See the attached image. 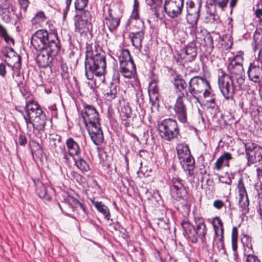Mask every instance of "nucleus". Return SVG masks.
I'll use <instances>...</instances> for the list:
<instances>
[{
	"mask_svg": "<svg viewBox=\"0 0 262 262\" xmlns=\"http://www.w3.org/2000/svg\"><path fill=\"white\" fill-rule=\"evenodd\" d=\"M106 70L105 53L100 48H94L88 45L85 51V74L88 79L92 80L94 75L100 77L104 75Z\"/></svg>",
	"mask_w": 262,
	"mask_h": 262,
	"instance_id": "obj_1",
	"label": "nucleus"
},
{
	"mask_svg": "<svg viewBox=\"0 0 262 262\" xmlns=\"http://www.w3.org/2000/svg\"><path fill=\"white\" fill-rule=\"evenodd\" d=\"M81 115L93 142L96 145H100L104 137L96 109L92 105H87L82 111Z\"/></svg>",
	"mask_w": 262,
	"mask_h": 262,
	"instance_id": "obj_2",
	"label": "nucleus"
},
{
	"mask_svg": "<svg viewBox=\"0 0 262 262\" xmlns=\"http://www.w3.org/2000/svg\"><path fill=\"white\" fill-rule=\"evenodd\" d=\"M32 46L36 50L48 48L49 51L55 52L57 47H60V41L56 32H48L46 30H38L32 35L31 40Z\"/></svg>",
	"mask_w": 262,
	"mask_h": 262,
	"instance_id": "obj_3",
	"label": "nucleus"
},
{
	"mask_svg": "<svg viewBox=\"0 0 262 262\" xmlns=\"http://www.w3.org/2000/svg\"><path fill=\"white\" fill-rule=\"evenodd\" d=\"M195 227L188 220H183L181 225L185 234L192 243L198 242V237L203 244H206V235L207 228L204 221L202 218H194Z\"/></svg>",
	"mask_w": 262,
	"mask_h": 262,
	"instance_id": "obj_4",
	"label": "nucleus"
},
{
	"mask_svg": "<svg viewBox=\"0 0 262 262\" xmlns=\"http://www.w3.org/2000/svg\"><path fill=\"white\" fill-rule=\"evenodd\" d=\"M188 92L190 96L188 99L190 101L194 100L195 103H200V99L202 94L204 98L213 96L209 82L201 76H194L190 79L188 83Z\"/></svg>",
	"mask_w": 262,
	"mask_h": 262,
	"instance_id": "obj_5",
	"label": "nucleus"
},
{
	"mask_svg": "<svg viewBox=\"0 0 262 262\" xmlns=\"http://www.w3.org/2000/svg\"><path fill=\"white\" fill-rule=\"evenodd\" d=\"M103 23L111 32L115 31L120 23L122 16L121 5L119 4H111L103 7Z\"/></svg>",
	"mask_w": 262,
	"mask_h": 262,
	"instance_id": "obj_6",
	"label": "nucleus"
},
{
	"mask_svg": "<svg viewBox=\"0 0 262 262\" xmlns=\"http://www.w3.org/2000/svg\"><path fill=\"white\" fill-rule=\"evenodd\" d=\"M218 85L222 94L226 99L232 98L235 91L238 90L235 80L229 77L222 69L218 71Z\"/></svg>",
	"mask_w": 262,
	"mask_h": 262,
	"instance_id": "obj_7",
	"label": "nucleus"
},
{
	"mask_svg": "<svg viewBox=\"0 0 262 262\" xmlns=\"http://www.w3.org/2000/svg\"><path fill=\"white\" fill-rule=\"evenodd\" d=\"M159 129L161 137L167 141H171L178 137L179 128L177 121L171 118L165 119L159 124Z\"/></svg>",
	"mask_w": 262,
	"mask_h": 262,
	"instance_id": "obj_8",
	"label": "nucleus"
},
{
	"mask_svg": "<svg viewBox=\"0 0 262 262\" xmlns=\"http://www.w3.org/2000/svg\"><path fill=\"white\" fill-rule=\"evenodd\" d=\"M184 0H165L164 6L162 8L158 7L159 10H163L165 12L167 16L170 18H175L179 17L182 13L184 7Z\"/></svg>",
	"mask_w": 262,
	"mask_h": 262,
	"instance_id": "obj_9",
	"label": "nucleus"
},
{
	"mask_svg": "<svg viewBox=\"0 0 262 262\" xmlns=\"http://www.w3.org/2000/svg\"><path fill=\"white\" fill-rule=\"evenodd\" d=\"M202 6V0H197V3L195 4L191 0L186 3L187 14L186 19L187 22L189 24L192 28L196 27L198 19L200 15V9Z\"/></svg>",
	"mask_w": 262,
	"mask_h": 262,
	"instance_id": "obj_10",
	"label": "nucleus"
},
{
	"mask_svg": "<svg viewBox=\"0 0 262 262\" xmlns=\"http://www.w3.org/2000/svg\"><path fill=\"white\" fill-rule=\"evenodd\" d=\"M170 193L172 197L178 201L187 199V191L180 178L173 177L170 180Z\"/></svg>",
	"mask_w": 262,
	"mask_h": 262,
	"instance_id": "obj_11",
	"label": "nucleus"
},
{
	"mask_svg": "<svg viewBox=\"0 0 262 262\" xmlns=\"http://www.w3.org/2000/svg\"><path fill=\"white\" fill-rule=\"evenodd\" d=\"M43 113L38 104L34 101H28L25 106V114L22 112L27 127L29 128V123Z\"/></svg>",
	"mask_w": 262,
	"mask_h": 262,
	"instance_id": "obj_12",
	"label": "nucleus"
},
{
	"mask_svg": "<svg viewBox=\"0 0 262 262\" xmlns=\"http://www.w3.org/2000/svg\"><path fill=\"white\" fill-rule=\"evenodd\" d=\"M66 204L71 207L74 211L77 212V218L81 221H85L88 214L85 206L78 200L72 196H68L64 199Z\"/></svg>",
	"mask_w": 262,
	"mask_h": 262,
	"instance_id": "obj_13",
	"label": "nucleus"
},
{
	"mask_svg": "<svg viewBox=\"0 0 262 262\" xmlns=\"http://www.w3.org/2000/svg\"><path fill=\"white\" fill-rule=\"evenodd\" d=\"M61 49V46L57 47L56 51H49L48 48L38 50L40 52L36 57V62L39 67L46 68L51 63L54 57L56 56Z\"/></svg>",
	"mask_w": 262,
	"mask_h": 262,
	"instance_id": "obj_14",
	"label": "nucleus"
},
{
	"mask_svg": "<svg viewBox=\"0 0 262 262\" xmlns=\"http://www.w3.org/2000/svg\"><path fill=\"white\" fill-rule=\"evenodd\" d=\"M228 69L230 73V75H229V77L235 80L238 90L243 89L245 81V74L243 65L238 64L236 67L228 66Z\"/></svg>",
	"mask_w": 262,
	"mask_h": 262,
	"instance_id": "obj_15",
	"label": "nucleus"
},
{
	"mask_svg": "<svg viewBox=\"0 0 262 262\" xmlns=\"http://www.w3.org/2000/svg\"><path fill=\"white\" fill-rule=\"evenodd\" d=\"M247 74L249 80L255 83H259L262 80V68L257 61L250 64Z\"/></svg>",
	"mask_w": 262,
	"mask_h": 262,
	"instance_id": "obj_16",
	"label": "nucleus"
},
{
	"mask_svg": "<svg viewBox=\"0 0 262 262\" xmlns=\"http://www.w3.org/2000/svg\"><path fill=\"white\" fill-rule=\"evenodd\" d=\"M139 30L135 31L130 33L129 36L133 45L137 49H140L142 46V42L144 38V23L140 21L138 23Z\"/></svg>",
	"mask_w": 262,
	"mask_h": 262,
	"instance_id": "obj_17",
	"label": "nucleus"
},
{
	"mask_svg": "<svg viewBox=\"0 0 262 262\" xmlns=\"http://www.w3.org/2000/svg\"><path fill=\"white\" fill-rule=\"evenodd\" d=\"M197 51L195 43L194 42L189 43L185 48H183L180 54L181 58L184 59L185 62H191L196 57Z\"/></svg>",
	"mask_w": 262,
	"mask_h": 262,
	"instance_id": "obj_18",
	"label": "nucleus"
},
{
	"mask_svg": "<svg viewBox=\"0 0 262 262\" xmlns=\"http://www.w3.org/2000/svg\"><path fill=\"white\" fill-rule=\"evenodd\" d=\"M212 224L215 234L222 246H224V227L223 223L219 216H215L212 220Z\"/></svg>",
	"mask_w": 262,
	"mask_h": 262,
	"instance_id": "obj_19",
	"label": "nucleus"
},
{
	"mask_svg": "<svg viewBox=\"0 0 262 262\" xmlns=\"http://www.w3.org/2000/svg\"><path fill=\"white\" fill-rule=\"evenodd\" d=\"M120 72L124 78L128 79L134 78L136 74V66L134 62L120 64Z\"/></svg>",
	"mask_w": 262,
	"mask_h": 262,
	"instance_id": "obj_20",
	"label": "nucleus"
},
{
	"mask_svg": "<svg viewBox=\"0 0 262 262\" xmlns=\"http://www.w3.org/2000/svg\"><path fill=\"white\" fill-rule=\"evenodd\" d=\"M174 111L180 122L183 123L187 122V108L184 102H176L174 105Z\"/></svg>",
	"mask_w": 262,
	"mask_h": 262,
	"instance_id": "obj_21",
	"label": "nucleus"
},
{
	"mask_svg": "<svg viewBox=\"0 0 262 262\" xmlns=\"http://www.w3.org/2000/svg\"><path fill=\"white\" fill-rule=\"evenodd\" d=\"M14 14L13 7L10 2L0 7V16L6 23H9Z\"/></svg>",
	"mask_w": 262,
	"mask_h": 262,
	"instance_id": "obj_22",
	"label": "nucleus"
},
{
	"mask_svg": "<svg viewBox=\"0 0 262 262\" xmlns=\"http://www.w3.org/2000/svg\"><path fill=\"white\" fill-rule=\"evenodd\" d=\"M66 144L68 149V154L70 156H79L81 154V149L78 143L72 138H69L67 139Z\"/></svg>",
	"mask_w": 262,
	"mask_h": 262,
	"instance_id": "obj_23",
	"label": "nucleus"
},
{
	"mask_svg": "<svg viewBox=\"0 0 262 262\" xmlns=\"http://www.w3.org/2000/svg\"><path fill=\"white\" fill-rule=\"evenodd\" d=\"M119 90V86L118 85L115 83H112L110 86L103 92L104 99L106 101H112L117 97Z\"/></svg>",
	"mask_w": 262,
	"mask_h": 262,
	"instance_id": "obj_24",
	"label": "nucleus"
},
{
	"mask_svg": "<svg viewBox=\"0 0 262 262\" xmlns=\"http://www.w3.org/2000/svg\"><path fill=\"white\" fill-rule=\"evenodd\" d=\"M232 159V155L228 152H225L216 161L214 169L219 171L224 166H229V162Z\"/></svg>",
	"mask_w": 262,
	"mask_h": 262,
	"instance_id": "obj_25",
	"label": "nucleus"
},
{
	"mask_svg": "<svg viewBox=\"0 0 262 262\" xmlns=\"http://www.w3.org/2000/svg\"><path fill=\"white\" fill-rule=\"evenodd\" d=\"M47 121L46 115L42 113L38 117L33 119L31 123H29V128L31 126L36 128L38 130H43L45 128Z\"/></svg>",
	"mask_w": 262,
	"mask_h": 262,
	"instance_id": "obj_26",
	"label": "nucleus"
},
{
	"mask_svg": "<svg viewBox=\"0 0 262 262\" xmlns=\"http://www.w3.org/2000/svg\"><path fill=\"white\" fill-rule=\"evenodd\" d=\"M75 31L80 34H85L89 31L90 27L91 25L84 21L82 19L76 18L75 23Z\"/></svg>",
	"mask_w": 262,
	"mask_h": 262,
	"instance_id": "obj_27",
	"label": "nucleus"
},
{
	"mask_svg": "<svg viewBox=\"0 0 262 262\" xmlns=\"http://www.w3.org/2000/svg\"><path fill=\"white\" fill-rule=\"evenodd\" d=\"M180 163L185 170L188 171L189 176L193 174L194 168V160L192 156L190 155L185 159L180 160Z\"/></svg>",
	"mask_w": 262,
	"mask_h": 262,
	"instance_id": "obj_28",
	"label": "nucleus"
},
{
	"mask_svg": "<svg viewBox=\"0 0 262 262\" xmlns=\"http://www.w3.org/2000/svg\"><path fill=\"white\" fill-rule=\"evenodd\" d=\"M92 204L95 206L97 210L103 214L104 218L107 220L110 219V212L108 208L102 202L95 201L94 200H91Z\"/></svg>",
	"mask_w": 262,
	"mask_h": 262,
	"instance_id": "obj_29",
	"label": "nucleus"
},
{
	"mask_svg": "<svg viewBox=\"0 0 262 262\" xmlns=\"http://www.w3.org/2000/svg\"><path fill=\"white\" fill-rule=\"evenodd\" d=\"M36 186V192L37 195L41 198H43L47 201H50L52 199L51 196L48 194L47 188L43 184L38 181L35 183Z\"/></svg>",
	"mask_w": 262,
	"mask_h": 262,
	"instance_id": "obj_30",
	"label": "nucleus"
},
{
	"mask_svg": "<svg viewBox=\"0 0 262 262\" xmlns=\"http://www.w3.org/2000/svg\"><path fill=\"white\" fill-rule=\"evenodd\" d=\"M51 145L56 151L58 149L62 151L64 147V144L61 142V137L57 134H53L50 138Z\"/></svg>",
	"mask_w": 262,
	"mask_h": 262,
	"instance_id": "obj_31",
	"label": "nucleus"
},
{
	"mask_svg": "<svg viewBox=\"0 0 262 262\" xmlns=\"http://www.w3.org/2000/svg\"><path fill=\"white\" fill-rule=\"evenodd\" d=\"M253 50L254 52L262 48V30H256L253 35V42H252Z\"/></svg>",
	"mask_w": 262,
	"mask_h": 262,
	"instance_id": "obj_32",
	"label": "nucleus"
},
{
	"mask_svg": "<svg viewBox=\"0 0 262 262\" xmlns=\"http://www.w3.org/2000/svg\"><path fill=\"white\" fill-rule=\"evenodd\" d=\"M178 156L180 160L185 159L190 155V151L188 146L184 144H179L177 147Z\"/></svg>",
	"mask_w": 262,
	"mask_h": 262,
	"instance_id": "obj_33",
	"label": "nucleus"
},
{
	"mask_svg": "<svg viewBox=\"0 0 262 262\" xmlns=\"http://www.w3.org/2000/svg\"><path fill=\"white\" fill-rule=\"evenodd\" d=\"M261 161H262V147L259 146L258 147H256V150L249 158L248 162L250 164H254Z\"/></svg>",
	"mask_w": 262,
	"mask_h": 262,
	"instance_id": "obj_34",
	"label": "nucleus"
},
{
	"mask_svg": "<svg viewBox=\"0 0 262 262\" xmlns=\"http://www.w3.org/2000/svg\"><path fill=\"white\" fill-rule=\"evenodd\" d=\"M74 160L76 167L82 172H87L90 169L88 163L82 158L78 157L77 159L74 158Z\"/></svg>",
	"mask_w": 262,
	"mask_h": 262,
	"instance_id": "obj_35",
	"label": "nucleus"
},
{
	"mask_svg": "<svg viewBox=\"0 0 262 262\" xmlns=\"http://www.w3.org/2000/svg\"><path fill=\"white\" fill-rule=\"evenodd\" d=\"M119 63H127L129 62H133L130 55L129 51L127 49H124L120 51L118 55Z\"/></svg>",
	"mask_w": 262,
	"mask_h": 262,
	"instance_id": "obj_36",
	"label": "nucleus"
},
{
	"mask_svg": "<svg viewBox=\"0 0 262 262\" xmlns=\"http://www.w3.org/2000/svg\"><path fill=\"white\" fill-rule=\"evenodd\" d=\"M245 148L246 155L247 160L250 157L254 151L256 150V147H258L259 145L251 141L243 142Z\"/></svg>",
	"mask_w": 262,
	"mask_h": 262,
	"instance_id": "obj_37",
	"label": "nucleus"
},
{
	"mask_svg": "<svg viewBox=\"0 0 262 262\" xmlns=\"http://www.w3.org/2000/svg\"><path fill=\"white\" fill-rule=\"evenodd\" d=\"M200 45L206 49L211 50L213 48V41L211 35L209 33L207 34L200 43Z\"/></svg>",
	"mask_w": 262,
	"mask_h": 262,
	"instance_id": "obj_38",
	"label": "nucleus"
},
{
	"mask_svg": "<svg viewBox=\"0 0 262 262\" xmlns=\"http://www.w3.org/2000/svg\"><path fill=\"white\" fill-rule=\"evenodd\" d=\"M238 205L242 208L243 213L248 212L249 205V201L248 196H239Z\"/></svg>",
	"mask_w": 262,
	"mask_h": 262,
	"instance_id": "obj_39",
	"label": "nucleus"
},
{
	"mask_svg": "<svg viewBox=\"0 0 262 262\" xmlns=\"http://www.w3.org/2000/svg\"><path fill=\"white\" fill-rule=\"evenodd\" d=\"M148 5L152 6L154 10V14L157 17H159V13L158 12V7L162 8V0H146Z\"/></svg>",
	"mask_w": 262,
	"mask_h": 262,
	"instance_id": "obj_40",
	"label": "nucleus"
},
{
	"mask_svg": "<svg viewBox=\"0 0 262 262\" xmlns=\"http://www.w3.org/2000/svg\"><path fill=\"white\" fill-rule=\"evenodd\" d=\"M20 66L19 65V68L14 67L13 68V74L12 76L15 81L17 83V84L18 86L20 87V84H23L22 82V78L20 75Z\"/></svg>",
	"mask_w": 262,
	"mask_h": 262,
	"instance_id": "obj_41",
	"label": "nucleus"
},
{
	"mask_svg": "<svg viewBox=\"0 0 262 262\" xmlns=\"http://www.w3.org/2000/svg\"><path fill=\"white\" fill-rule=\"evenodd\" d=\"M46 17L43 11H40L37 13L32 20L33 25L40 24L45 21Z\"/></svg>",
	"mask_w": 262,
	"mask_h": 262,
	"instance_id": "obj_42",
	"label": "nucleus"
},
{
	"mask_svg": "<svg viewBox=\"0 0 262 262\" xmlns=\"http://www.w3.org/2000/svg\"><path fill=\"white\" fill-rule=\"evenodd\" d=\"M88 2L86 0H75L74 7L76 11H83L88 6Z\"/></svg>",
	"mask_w": 262,
	"mask_h": 262,
	"instance_id": "obj_43",
	"label": "nucleus"
},
{
	"mask_svg": "<svg viewBox=\"0 0 262 262\" xmlns=\"http://www.w3.org/2000/svg\"><path fill=\"white\" fill-rule=\"evenodd\" d=\"M76 18L82 19L84 21L91 25L92 15L89 11H83L80 15H76Z\"/></svg>",
	"mask_w": 262,
	"mask_h": 262,
	"instance_id": "obj_44",
	"label": "nucleus"
},
{
	"mask_svg": "<svg viewBox=\"0 0 262 262\" xmlns=\"http://www.w3.org/2000/svg\"><path fill=\"white\" fill-rule=\"evenodd\" d=\"M173 83L175 89L187 84L182 76L179 74H177L174 76Z\"/></svg>",
	"mask_w": 262,
	"mask_h": 262,
	"instance_id": "obj_45",
	"label": "nucleus"
},
{
	"mask_svg": "<svg viewBox=\"0 0 262 262\" xmlns=\"http://www.w3.org/2000/svg\"><path fill=\"white\" fill-rule=\"evenodd\" d=\"M237 189L239 196H248V194L242 179H240L238 181Z\"/></svg>",
	"mask_w": 262,
	"mask_h": 262,
	"instance_id": "obj_46",
	"label": "nucleus"
},
{
	"mask_svg": "<svg viewBox=\"0 0 262 262\" xmlns=\"http://www.w3.org/2000/svg\"><path fill=\"white\" fill-rule=\"evenodd\" d=\"M132 111L129 107H124L121 108L120 116L121 119H126L131 117Z\"/></svg>",
	"mask_w": 262,
	"mask_h": 262,
	"instance_id": "obj_47",
	"label": "nucleus"
},
{
	"mask_svg": "<svg viewBox=\"0 0 262 262\" xmlns=\"http://www.w3.org/2000/svg\"><path fill=\"white\" fill-rule=\"evenodd\" d=\"M212 2L214 6H217L220 8L224 9L227 6L229 2V0H212Z\"/></svg>",
	"mask_w": 262,
	"mask_h": 262,
	"instance_id": "obj_48",
	"label": "nucleus"
},
{
	"mask_svg": "<svg viewBox=\"0 0 262 262\" xmlns=\"http://www.w3.org/2000/svg\"><path fill=\"white\" fill-rule=\"evenodd\" d=\"M245 255L247 256V262H260L258 257L252 253L245 254Z\"/></svg>",
	"mask_w": 262,
	"mask_h": 262,
	"instance_id": "obj_49",
	"label": "nucleus"
},
{
	"mask_svg": "<svg viewBox=\"0 0 262 262\" xmlns=\"http://www.w3.org/2000/svg\"><path fill=\"white\" fill-rule=\"evenodd\" d=\"M179 95H178L176 102H184L183 101V98L187 97L189 98L190 94L189 93L188 91L186 92H180L179 93Z\"/></svg>",
	"mask_w": 262,
	"mask_h": 262,
	"instance_id": "obj_50",
	"label": "nucleus"
},
{
	"mask_svg": "<svg viewBox=\"0 0 262 262\" xmlns=\"http://www.w3.org/2000/svg\"><path fill=\"white\" fill-rule=\"evenodd\" d=\"M18 1L21 9L25 12L29 4V0H18Z\"/></svg>",
	"mask_w": 262,
	"mask_h": 262,
	"instance_id": "obj_51",
	"label": "nucleus"
},
{
	"mask_svg": "<svg viewBox=\"0 0 262 262\" xmlns=\"http://www.w3.org/2000/svg\"><path fill=\"white\" fill-rule=\"evenodd\" d=\"M72 0H65L66 3V8L63 10V18H65L67 16L68 11L70 9V7L71 6Z\"/></svg>",
	"mask_w": 262,
	"mask_h": 262,
	"instance_id": "obj_52",
	"label": "nucleus"
},
{
	"mask_svg": "<svg viewBox=\"0 0 262 262\" xmlns=\"http://www.w3.org/2000/svg\"><path fill=\"white\" fill-rule=\"evenodd\" d=\"M213 206L214 208L220 209L224 206V203L222 200H216L213 202Z\"/></svg>",
	"mask_w": 262,
	"mask_h": 262,
	"instance_id": "obj_53",
	"label": "nucleus"
},
{
	"mask_svg": "<svg viewBox=\"0 0 262 262\" xmlns=\"http://www.w3.org/2000/svg\"><path fill=\"white\" fill-rule=\"evenodd\" d=\"M61 68L62 70L61 75L63 78H67L69 76V73L68 72V68L67 67L63 64H61Z\"/></svg>",
	"mask_w": 262,
	"mask_h": 262,
	"instance_id": "obj_54",
	"label": "nucleus"
},
{
	"mask_svg": "<svg viewBox=\"0 0 262 262\" xmlns=\"http://www.w3.org/2000/svg\"><path fill=\"white\" fill-rule=\"evenodd\" d=\"M18 143L20 145L24 146L27 143V139L25 135L20 134L18 138Z\"/></svg>",
	"mask_w": 262,
	"mask_h": 262,
	"instance_id": "obj_55",
	"label": "nucleus"
},
{
	"mask_svg": "<svg viewBox=\"0 0 262 262\" xmlns=\"http://www.w3.org/2000/svg\"><path fill=\"white\" fill-rule=\"evenodd\" d=\"M6 74V70L5 65L1 63H0V75L5 77Z\"/></svg>",
	"mask_w": 262,
	"mask_h": 262,
	"instance_id": "obj_56",
	"label": "nucleus"
},
{
	"mask_svg": "<svg viewBox=\"0 0 262 262\" xmlns=\"http://www.w3.org/2000/svg\"><path fill=\"white\" fill-rule=\"evenodd\" d=\"M233 59H234V61H236V62H238L239 65H243L244 58L242 55H236L234 57Z\"/></svg>",
	"mask_w": 262,
	"mask_h": 262,
	"instance_id": "obj_57",
	"label": "nucleus"
},
{
	"mask_svg": "<svg viewBox=\"0 0 262 262\" xmlns=\"http://www.w3.org/2000/svg\"><path fill=\"white\" fill-rule=\"evenodd\" d=\"M3 38H4L5 41L6 42L9 43V42H11L12 43L13 45L14 44V39L11 36H10L8 33L6 35H5L4 37H3Z\"/></svg>",
	"mask_w": 262,
	"mask_h": 262,
	"instance_id": "obj_58",
	"label": "nucleus"
},
{
	"mask_svg": "<svg viewBox=\"0 0 262 262\" xmlns=\"http://www.w3.org/2000/svg\"><path fill=\"white\" fill-rule=\"evenodd\" d=\"M7 31L5 28L0 24V36L3 37L7 34Z\"/></svg>",
	"mask_w": 262,
	"mask_h": 262,
	"instance_id": "obj_59",
	"label": "nucleus"
},
{
	"mask_svg": "<svg viewBox=\"0 0 262 262\" xmlns=\"http://www.w3.org/2000/svg\"><path fill=\"white\" fill-rule=\"evenodd\" d=\"M187 84L183 85L182 86H180L179 88H176V92L177 93H180V92H186L187 91L186 90V87H187Z\"/></svg>",
	"mask_w": 262,
	"mask_h": 262,
	"instance_id": "obj_60",
	"label": "nucleus"
},
{
	"mask_svg": "<svg viewBox=\"0 0 262 262\" xmlns=\"http://www.w3.org/2000/svg\"><path fill=\"white\" fill-rule=\"evenodd\" d=\"M255 14L256 16L260 19H262V8L257 9L255 11Z\"/></svg>",
	"mask_w": 262,
	"mask_h": 262,
	"instance_id": "obj_61",
	"label": "nucleus"
},
{
	"mask_svg": "<svg viewBox=\"0 0 262 262\" xmlns=\"http://www.w3.org/2000/svg\"><path fill=\"white\" fill-rule=\"evenodd\" d=\"M257 62L260 63L262 66V47L260 48L258 52Z\"/></svg>",
	"mask_w": 262,
	"mask_h": 262,
	"instance_id": "obj_62",
	"label": "nucleus"
},
{
	"mask_svg": "<svg viewBox=\"0 0 262 262\" xmlns=\"http://www.w3.org/2000/svg\"><path fill=\"white\" fill-rule=\"evenodd\" d=\"M210 19H212L213 21H215L217 20L219 16L217 14L212 13L209 15Z\"/></svg>",
	"mask_w": 262,
	"mask_h": 262,
	"instance_id": "obj_63",
	"label": "nucleus"
},
{
	"mask_svg": "<svg viewBox=\"0 0 262 262\" xmlns=\"http://www.w3.org/2000/svg\"><path fill=\"white\" fill-rule=\"evenodd\" d=\"M132 17L135 19H138L139 18L138 10H133Z\"/></svg>",
	"mask_w": 262,
	"mask_h": 262,
	"instance_id": "obj_64",
	"label": "nucleus"
}]
</instances>
